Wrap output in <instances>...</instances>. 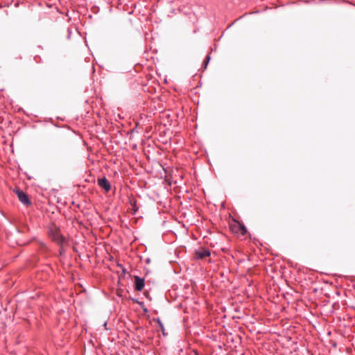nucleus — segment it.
<instances>
[{"label": "nucleus", "mask_w": 355, "mask_h": 355, "mask_svg": "<svg viewBox=\"0 0 355 355\" xmlns=\"http://www.w3.org/2000/svg\"><path fill=\"white\" fill-rule=\"evenodd\" d=\"M49 234L52 238V240L60 247H62L67 241L66 238L62 234L60 228L57 227H51L49 229Z\"/></svg>", "instance_id": "nucleus-1"}, {"label": "nucleus", "mask_w": 355, "mask_h": 355, "mask_svg": "<svg viewBox=\"0 0 355 355\" xmlns=\"http://www.w3.org/2000/svg\"><path fill=\"white\" fill-rule=\"evenodd\" d=\"M14 192L17 196L19 200L24 205L28 207L32 204L28 195L23 191L17 189L15 190Z\"/></svg>", "instance_id": "nucleus-2"}, {"label": "nucleus", "mask_w": 355, "mask_h": 355, "mask_svg": "<svg viewBox=\"0 0 355 355\" xmlns=\"http://www.w3.org/2000/svg\"><path fill=\"white\" fill-rule=\"evenodd\" d=\"M230 228L234 233L239 234L242 236L245 235L247 232V229L245 225L239 222L231 225Z\"/></svg>", "instance_id": "nucleus-3"}, {"label": "nucleus", "mask_w": 355, "mask_h": 355, "mask_svg": "<svg viewBox=\"0 0 355 355\" xmlns=\"http://www.w3.org/2000/svg\"><path fill=\"white\" fill-rule=\"evenodd\" d=\"M210 255V251L205 248L200 247L195 250V258L196 259H203Z\"/></svg>", "instance_id": "nucleus-4"}, {"label": "nucleus", "mask_w": 355, "mask_h": 355, "mask_svg": "<svg viewBox=\"0 0 355 355\" xmlns=\"http://www.w3.org/2000/svg\"><path fill=\"white\" fill-rule=\"evenodd\" d=\"M135 279V290L137 291H141L145 286V281L144 278H141L139 276H134Z\"/></svg>", "instance_id": "nucleus-5"}, {"label": "nucleus", "mask_w": 355, "mask_h": 355, "mask_svg": "<svg viewBox=\"0 0 355 355\" xmlns=\"http://www.w3.org/2000/svg\"><path fill=\"white\" fill-rule=\"evenodd\" d=\"M98 184L100 187L103 189L106 192L111 189V184L105 177L98 179Z\"/></svg>", "instance_id": "nucleus-6"}, {"label": "nucleus", "mask_w": 355, "mask_h": 355, "mask_svg": "<svg viewBox=\"0 0 355 355\" xmlns=\"http://www.w3.org/2000/svg\"><path fill=\"white\" fill-rule=\"evenodd\" d=\"M130 203L131 205V209L132 211V213L135 214L139 209V207L137 205V200L134 199L130 200Z\"/></svg>", "instance_id": "nucleus-7"}, {"label": "nucleus", "mask_w": 355, "mask_h": 355, "mask_svg": "<svg viewBox=\"0 0 355 355\" xmlns=\"http://www.w3.org/2000/svg\"><path fill=\"white\" fill-rule=\"evenodd\" d=\"M157 322L158 323L159 327V328H160L161 331H162L163 334H164V335H165V332H164V331H165V329H164V324H163V323L162 322L161 320H160L159 318H157Z\"/></svg>", "instance_id": "nucleus-8"}, {"label": "nucleus", "mask_w": 355, "mask_h": 355, "mask_svg": "<svg viewBox=\"0 0 355 355\" xmlns=\"http://www.w3.org/2000/svg\"><path fill=\"white\" fill-rule=\"evenodd\" d=\"M210 60V55H207L203 62V67H204V69H205L207 67V64L209 63Z\"/></svg>", "instance_id": "nucleus-9"}, {"label": "nucleus", "mask_w": 355, "mask_h": 355, "mask_svg": "<svg viewBox=\"0 0 355 355\" xmlns=\"http://www.w3.org/2000/svg\"><path fill=\"white\" fill-rule=\"evenodd\" d=\"M194 355H198V354L196 352H195Z\"/></svg>", "instance_id": "nucleus-10"}]
</instances>
